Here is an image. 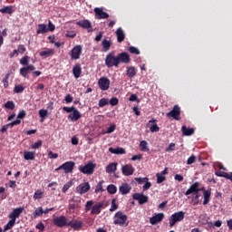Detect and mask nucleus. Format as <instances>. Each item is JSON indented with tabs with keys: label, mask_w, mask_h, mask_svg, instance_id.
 Masks as SVG:
<instances>
[{
	"label": "nucleus",
	"mask_w": 232,
	"mask_h": 232,
	"mask_svg": "<svg viewBox=\"0 0 232 232\" xmlns=\"http://www.w3.org/2000/svg\"><path fill=\"white\" fill-rule=\"evenodd\" d=\"M109 151L111 153H113L114 155H124V153H126V150L123 148H109Z\"/></svg>",
	"instance_id": "obj_32"
},
{
	"label": "nucleus",
	"mask_w": 232,
	"mask_h": 232,
	"mask_svg": "<svg viewBox=\"0 0 232 232\" xmlns=\"http://www.w3.org/2000/svg\"><path fill=\"white\" fill-rule=\"evenodd\" d=\"M17 51H18V53H24V52H26V47H24V45L23 44H20L18 46Z\"/></svg>",
	"instance_id": "obj_62"
},
{
	"label": "nucleus",
	"mask_w": 232,
	"mask_h": 232,
	"mask_svg": "<svg viewBox=\"0 0 232 232\" xmlns=\"http://www.w3.org/2000/svg\"><path fill=\"white\" fill-rule=\"evenodd\" d=\"M75 107H63V111H66L67 113H72L73 111L75 110Z\"/></svg>",
	"instance_id": "obj_61"
},
{
	"label": "nucleus",
	"mask_w": 232,
	"mask_h": 232,
	"mask_svg": "<svg viewBox=\"0 0 232 232\" xmlns=\"http://www.w3.org/2000/svg\"><path fill=\"white\" fill-rule=\"evenodd\" d=\"M24 159L25 160H35V152L33 151H24Z\"/></svg>",
	"instance_id": "obj_34"
},
{
	"label": "nucleus",
	"mask_w": 232,
	"mask_h": 232,
	"mask_svg": "<svg viewBox=\"0 0 232 232\" xmlns=\"http://www.w3.org/2000/svg\"><path fill=\"white\" fill-rule=\"evenodd\" d=\"M150 131H151V133H157V132L160 131V128L159 127V125H157L155 123L150 127Z\"/></svg>",
	"instance_id": "obj_49"
},
{
	"label": "nucleus",
	"mask_w": 232,
	"mask_h": 232,
	"mask_svg": "<svg viewBox=\"0 0 232 232\" xmlns=\"http://www.w3.org/2000/svg\"><path fill=\"white\" fill-rule=\"evenodd\" d=\"M82 53V45H76L71 51V59L77 61L81 59Z\"/></svg>",
	"instance_id": "obj_8"
},
{
	"label": "nucleus",
	"mask_w": 232,
	"mask_h": 232,
	"mask_svg": "<svg viewBox=\"0 0 232 232\" xmlns=\"http://www.w3.org/2000/svg\"><path fill=\"white\" fill-rule=\"evenodd\" d=\"M116 209H119V205H117V199L112 198L110 211L113 212V211H116Z\"/></svg>",
	"instance_id": "obj_43"
},
{
	"label": "nucleus",
	"mask_w": 232,
	"mask_h": 232,
	"mask_svg": "<svg viewBox=\"0 0 232 232\" xmlns=\"http://www.w3.org/2000/svg\"><path fill=\"white\" fill-rule=\"evenodd\" d=\"M195 160H197V157H195V155H192L188 159L187 164L188 166H190V164H195Z\"/></svg>",
	"instance_id": "obj_56"
},
{
	"label": "nucleus",
	"mask_w": 232,
	"mask_h": 232,
	"mask_svg": "<svg viewBox=\"0 0 232 232\" xmlns=\"http://www.w3.org/2000/svg\"><path fill=\"white\" fill-rule=\"evenodd\" d=\"M165 151L168 153H170V151H175V143H170Z\"/></svg>",
	"instance_id": "obj_60"
},
{
	"label": "nucleus",
	"mask_w": 232,
	"mask_h": 232,
	"mask_svg": "<svg viewBox=\"0 0 232 232\" xmlns=\"http://www.w3.org/2000/svg\"><path fill=\"white\" fill-rule=\"evenodd\" d=\"M109 103L111 106H117L119 104V99L117 97H112Z\"/></svg>",
	"instance_id": "obj_55"
},
{
	"label": "nucleus",
	"mask_w": 232,
	"mask_h": 232,
	"mask_svg": "<svg viewBox=\"0 0 232 232\" xmlns=\"http://www.w3.org/2000/svg\"><path fill=\"white\" fill-rule=\"evenodd\" d=\"M69 209L72 211L73 209H77V208H79L80 204H81V199L77 198H72V199H70L69 201Z\"/></svg>",
	"instance_id": "obj_22"
},
{
	"label": "nucleus",
	"mask_w": 232,
	"mask_h": 232,
	"mask_svg": "<svg viewBox=\"0 0 232 232\" xmlns=\"http://www.w3.org/2000/svg\"><path fill=\"white\" fill-rule=\"evenodd\" d=\"M102 184H104V180L99 181L95 188V193H102V191H104V188H102Z\"/></svg>",
	"instance_id": "obj_39"
},
{
	"label": "nucleus",
	"mask_w": 232,
	"mask_h": 232,
	"mask_svg": "<svg viewBox=\"0 0 232 232\" xmlns=\"http://www.w3.org/2000/svg\"><path fill=\"white\" fill-rule=\"evenodd\" d=\"M167 117H172L175 121H179L180 119V107L175 105L173 109L167 113Z\"/></svg>",
	"instance_id": "obj_11"
},
{
	"label": "nucleus",
	"mask_w": 232,
	"mask_h": 232,
	"mask_svg": "<svg viewBox=\"0 0 232 232\" xmlns=\"http://www.w3.org/2000/svg\"><path fill=\"white\" fill-rule=\"evenodd\" d=\"M115 34L118 43H122L124 39H126V34H124V31L121 27L116 30Z\"/></svg>",
	"instance_id": "obj_24"
},
{
	"label": "nucleus",
	"mask_w": 232,
	"mask_h": 232,
	"mask_svg": "<svg viewBox=\"0 0 232 232\" xmlns=\"http://www.w3.org/2000/svg\"><path fill=\"white\" fill-rule=\"evenodd\" d=\"M164 220V213H158L152 218H150V222L152 226L159 224V222H162Z\"/></svg>",
	"instance_id": "obj_20"
},
{
	"label": "nucleus",
	"mask_w": 232,
	"mask_h": 232,
	"mask_svg": "<svg viewBox=\"0 0 232 232\" xmlns=\"http://www.w3.org/2000/svg\"><path fill=\"white\" fill-rule=\"evenodd\" d=\"M79 171L83 173V175H93V171H95V164L89 162L84 166H80Z\"/></svg>",
	"instance_id": "obj_6"
},
{
	"label": "nucleus",
	"mask_w": 232,
	"mask_h": 232,
	"mask_svg": "<svg viewBox=\"0 0 232 232\" xmlns=\"http://www.w3.org/2000/svg\"><path fill=\"white\" fill-rule=\"evenodd\" d=\"M107 191L110 195H115L117 193V186L111 184L107 187Z\"/></svg>",
	"instance_id": "obj_36"
},
{
	"label": "nucleus",
	"mask_w": 232,
	"mask_h": 232,
	"mask_svg": "<svg viewBox=\"0 0 232 232\" xmlns=\"http://www.w3.org/2000/svg\"><path fill=\"white\" fill-rule=\"evenodd\" d=\"M81 117H82V114H81V111L76 108L72 113L68 115V121H71V122H77Z\"/></svg>",
	"instance_id": "obj_17"
},
{
	"label": "nucleus",
	"mask_w": 232,
	"mask_h": 232,
	"mask_svg": "<svg viewBox=\"0 0 232 232\" xmlns=\"http://www.w3.org/2000/svg\"><path fill=\"white\" fill-rule=\"evenodd\" d=\"M102 46L103 52H110V49L111 48V41L108 39H104L102 42Z\"/></svg>",
	"instance_id": "obj_31"
},
{
	"label": "nucleus",
	"mask_w": 232,
	"mask_h": 232,
	"mask_svg": "<svg viewBox=\"0 0 232 232\" xmlns=\"http://www.w3.org/2000/svg\"><path fill=\"white\" fill-rule=\"evenodd\" d=\"M186 213L184 211H179L171 215L169 218V227H173L177 222H182L184 220Z\"/></svg>",
	"instance_id": "obj_4"
},
{
	"label": "nucleus",
	"mask_w": 232,
	"mask_h": 232,
	"mask_svg": "<svg viewBox=\"0 0 232 232\" xmlns=\"http://www.w3.org/2000/svg\"><path fill=\"white\" fill-rule=\"evenodd\" d=\"M122 63L123 64H129L131 63V58L128 53H121L117 56L113 54V53H110L107 54L105 58V65L107 68H119V65Z\"/></svg>",
	"instance_id": "obj_1"
},
{
	"label": "nucleus",
	"mask_w": 232,
	"mask_h": 232,
	"mask_svg": "<svg viewBox=\"0 0 232 232\" xmlns=\"http://www.w3.org/2000/svg\"><path fill=\"white\" fill-rule=\"evenodd\" d=\"M28 63H30V56L28 55L20 59V64H22V66H25L20 69V75H22V77H28L30 72H34V70H35V66L33 64L28 65Z\"/></svg>",
	"instance_id": "obj_2"
},
{
	"label": "nucleus",
	"mask_w": 232,
	"mask_h": 232,
	"mask_svg": "<svg viewBox=\"0 0 232 232\" xmlns=\"http://www.w3.org/2000/svg\"><path fill=\"white\" fill-rule=\"evenodd\" d=\"M98 85L102 92L110 90V79L108 77H101L98 81Z\"/></svg>",
	"instance_id": "obj_9"
},
{
	"label": "nucleus",
	"mask_w": 232,
	"mask_h": 232,
	"mask_svg": "<svg viewBox=\"0 0 232 232\" xmlns=\"http://www.w3.org/2000/svg\"><path fill=\"white\" fill-rule=\"evenodd\" d=\"M209 227H222V220L218 219L214 224L213 222H208Z\"/></svg>",
	"instance_id": "obj_46"
},
{
	"label": "nucleus",
	"mask_w": 232,
	"mask_h": 232,
	"mask_svg": "<svg viewBox=\"0 0 232 232\" xmlns=\"http://www.w3.org/2000/svg\"><path fill=\"white\" fill-rule=\"evenodd\" d=\"M74 168H75V162H73V161H67V162L62 164L57 169H55V171H59L61 169H63L64 173L68 174V173H72Z\"/></svg>",
	"instance_id": "obj_5"
},
{
	"label": "nucleus",
	"mask_w": 232,
	"mask_h": 232,
	"mask_svg": "<svg viewBox=\"0 0 232 232\" xmlns=\"http://www.w3.org/2000/svg\"><path fill=\"white\" fill-rule=\"evenodd\" d=\"M98 104L100 108H104V106H108V104H110V100H108V98H102L99 101Z\"/></svg>",
	"instance_id": "obj_38"
},
{
	"label": "nucleus",
	"mask_w": 232,
	"mask_h": 232,
	"mask_svg": "<svg viewBox=\"0 0 232 232\" xmlns=\"http://www.w3.org/2000/svg\"><path fill=\"white\" fill-rule=\"evenodd\" d=\"M72 182L68 181L65 185H63V188H62V192L66 193V191H68V189L72 188Z\"/></svg>",
	"instance_id": "obj_51"
},
{
	"label": "nucleus",
	"mask_w": 232,
	"mask_h": 232,
	"mask_svg": "<svg viewBox=\"0 0 232 232\" xmlns=\"http://www.w3.org/2000/svg\"><path fill=\"white\" fill-rule=\"evenodd\" d=\"M36 229H39L41 232L44 231V224L43 222L38 223L36 225Z\"/></svg>",
	"instance_id": "obj_64"
},
{
	"label": "nucleus",
	"mask_w": 232,
	"mask_h": 232,
	"mask_svg": "<svg viewBox=\"0 0 232 232\" xmlns=\"http://www.w3.org/2000/svg\"><path fill=\"white\" fill-rule=\"evenodd\" d=\"M76 24L84 30H88V32H93V30H92V22H90V20H81L78 21Z\"/></svg>",
	"instance_id": "obj_16"
},
{
	"label": "nucleus",
	"mask_w": 232,
	"mask_h": 232,
	"mask_svg": "<svg viewBox=\"0 0 232 232\" xmlns=\"http://www.w3.org/2000/svg\"><path fill=\"white\" fill-rule=\"evenodd\" d=\"M72 73L75 79H79L81 74L82 73V68L81 67L80 63H76L72 68Z\"/></svg>",
	"instance_id": "obj_23"
},
{
	"label": "nucleus",
	"mask_w": 232,
	"mask_h": 232,
	"mask_svg": "<svg viewBox=\"0 0 232 232\" xmlns=\"http://www.w3.org/2000/svg\"><path fill=\"white\" fill-rule=\"evenodd\" d=\"M1 14H8L9 15H12L14 14V6L13 5H7L4 6L0 9Z\"/></svg>",
	"instance_id": "obj_33"
},
{
	"label": "nucleus",
	"mask_w": 232,
	"mask_h": 232,
	"mask_svg": "<svg viewBox=\"0 0 232 232\" xmlns=\"http://www.w3.org/2000/svg\"><path fill=\"white\" fill-rule=\"evenodd\" d=\"M115 219L113 221V224L116 226H122L123 227H126L128 226V216L126 214L122 213V211H118L115 216Z\"/></svg>",
	"instance_id": "obj_3"
},
{
	"label": "nucleus",
	"mask_w": 232,
	"mask_h": 232,
	"mask_svg": "<svg viewBox=\"0 0 232 232\" xmlns=\"http://www.w3.org/2000/svg\"><path fill=\"white\" fill-rule=\"evenodd\" d=\"M11 72H7L5 76L3 78L2 82L4 84V88H8V79H10Z\"/></svg>",
	"instance_id": "obj_41"
},
{
	"label": "nucleus",
	"mask_w": 232,
	"mask_h": 232,
	"mask_svg": "<svg viewBox=\"0 0 232 232\" xmlns=\"http://www.w3.org/2000/svg\"><path fill=\"white\" fill-rule=\"evenodd\" d=\"M94 14L96 19H108V17H110V14L104 12V9L102 7L94 8Z\"/></svg>",
	"instance_id": "obj_12"
},
{
	"label": "nucleus",
	"mask_w": 232,
	"mask_h": 232,
	"mask_svg": "<svg viewBox=\"0 0 232 232\" xmlns=\"http://www.w3.org/2000/svg\"><path fill=\"white\" fill-rule=\"evenodd\" d=\"M182 134L186 137H190V135H193L195 133V129L193 128H188L186 125H183L181 128Z\"/></svg>",
	"instance_id": "obj_27"
},
{
	"label": "nucleus",
	"mask_w": 232,
	"mask_h": 232,
	"mask_svg": "<svg viewBox=\"0 0 232 232\" xmlns=\"http://www.w3.org/2000/svg\"><path fill=\"white\" fill-rule=\"evenodd\" d=\"M41 146H43V141L38 140L34 144H33L32 148H33V150H39V148H41Z\"/></svg>",
	"instance_id": "obj_58"
},
{
	"label": "nucleus",
	"mask_w": 232,
	"mask_h": 232,
	"mask_svg": "<svg viewBox=\"0 0 232 232\" xmlns=\"http://www.w3.org/2000/svg\"><path fill=\"white\" fill-rule=\"evenodd\" d=\"M5 108L7 110H14L15 108V103H14L12 101H9L5 104Z\"/></svg>",
	"instance_id": "obj_50"
},
{
	"label": "nucleus",
	"mask_w": 232,
	"mask_h": 232,
	"mask_svg": "<svg viewBox=\"0 0 232 232\" xmlns=\"http://www.w3.org/2000/svg\"><path fill=\"white\" fill-rule=\"evenodd\" d=\"M24 92V88L23 85L19 84L14 87L15 93H23Z\"/></svg>",
	"instance_id": "obj_52"
},
{
	"label": "nucleus",
	"mask_w": 232,
	"mask_h": 232,
	"mask_svg": "<svg viewBox=\"0 0 232 232\" xmlns=\"http://www.w3.org/2000/svg\"><path fill=\"white\" fill-rule=\"evenodd\" d=\"M39 115H40L41 119H46V117L48 116V111L42 109L39 111Z\"/></svg>",
	"instance_id": "obj_53"
},
{
	"label": "nucleus",
	"mask_w": 232,
	"mask_h": 232,
	"mask_svg": "<svg viewBox=\"0 0 232 232\" xmlns=\"http://www.w3.org/2000/svg\"><path fill=\"white\" fill-rule=\"evenodd\" d=\"M140 148L141 151H150V149L148 148V141L146 140L140 141Z\"/></svg>",
	"instance_id": "obj_40"
},
{
	"label": "nucleus",
	"mask_w": 232,
	"mask_h": 232,
	"mask_svg": "<svg viewBox=\"0 0 232 232\" xmlns=\"http://www.w3.org/2000/svg\"><path fill=\"white\" fill-rule=\"evenodd\" d=\"M53 53H55V52L53 51V49H45L44 51H42L39 53L40 57H44L45 59L47 57H52V55H53Z\"/></svg>",
	"instance_id": "obj_29"
},
{
	"label": "nucleus",
	"mask_w": 232,
	"mask_h": 232,
	"mask_svg": "<svg viewBox=\"0 0 232 232\" xmlns=\"http://www.w3.org/2000/svg\"><path fill=\"white\" fill-rule=\"evenodd\" d=\"M59 154L53 153V151L50 150L48 152V159H58Z\"/></svg>",
	"instance_id": "obj_59"
},
{
	"label": "nucleus",
	"mask_w": 232,
	"mask_h": 232,
	"mask_svg": "<svg viewBox=\"0 0 232 232\" xmlns=\"http://www.w3.org/2000/svg\"><path fill=\"white\" fill-rule=\"evenodd\" d=\"M119 190L121 195H128L131 191V187L128 183H123L120 186Z\"/></svg>",
	"instance_id": "obj_25"
},
{
	"label": "nucleus",
	"mask_w": 232,
	"mask_h": 232,
	"mask_svg": "<svg viewBox=\"0 0 232 232\" xmlns=\"http://www.w3.org/2000/svg\"><path fill=\"white\" fill-rule=\"evenodd\" d=\"M34 198L35 200L39 199V198H43V192L41 190H37L34 192Z\"/></svg>",
	"instance_id": "obj_57"
},
{
	"label": "nucleus",
	"mask_w": 232,
	"mask_h": 232,
	"mask_svg": "<svg viewBox=\"0 0 232 232\" xmlns=\"http://www.w3.org/2000/svg\"><path fill=\"white\" fill-rule=\"evenodd\" d=\"M117 166H119L117 162L110 163L105 169L106 173H115L117 171Z\"/></svg>",
	"instance_id": "obj_28"
},
{
	"label": "nucleus",
	"mask_w": 232,
	"mask_h": 232,
	"mask_svg": "<svg viewBox=\"0 0 232 232\" xmlns=\"http://www.w3.org/2000/svg\"><path fill=\"white\" fill-rule=\"evenodd\" d=\"M156 177H157V184H162V182L166 180V176H162V174L157 173Z\"/></svg>",
	"instance_id": "obj_48"
},
{
	"label": "nucleus",
	"mask_w": 232,
	"mask_h": 232,
	"mask_svg": "<svg viewBox=\"0 0 232 232\" xmlns=\"http://www.w3.org/2000/svg\"><path fill=\"white\" fill-rule=\"evenodd\" d=\"M121 173L122 175H125V177H130L135 173V169L133 168V165L126 164L121 167Z\"/></svg>",
	"instance_id": "obj_13"
},
{
	"label": "nucleus",
	"mask_w": 232,
	"mask_h": 232,
	"mask_svg": "<svg viewBox=\"0 0 232 232\" xmlns=\"http://www.w3.org/2000/svg\"><path fill=\"white\" fill-rule=\"evenodd\" d=\"M203 197V206H208L211 200V189L204 190Z\"/></svg>",
	"instance_id": "obj_26"
},
{
	"label": "nucleus",
	"mask_w": 232,
	"mask_h": 232,
	"mask_svg": "<svg viewBox=\"0 0 232 232\" xmlns=\"http://www.w3.org/2000/svg\"><path fill=\"white\" fill-rule=\"evenodd\" d=\"M92 187L90 186L89 182L81 183L78 187H76V193L79 195H84L85 193H88Z\"/></svg>",
	"instance_id": "obj_10"
},
{
	"label": "nucleus",
	"mask_w": 232,
	"mask_h": 232,
	"mask_svg": "<svg viewBox=\"0 0 232 232\" xmlns=\"http://www.w3.org/2000/svg\"><path fill=\"white\" fill-rule=\"evenodd\" d=\"M48 32V26L44 24H38V29L36 31V34H46Z\"/></svg>",
	"instance_id": "obj_35"
},
{
	"label": "nucleus",
	"mask_w": 232,
	"mask_h": 232,
	"mask_svg": "<svg viewBox=\"0 0 232 232\" xmlns=\"http://www.w3.org/2000/svg\"><path fill=\"white\" fill-rule=\"evenodd\" d=\"M128 51L133 55H140V51L137 47L130 46Z\"/></svg>",
	"instance_id": "obj_42"
},
{
	"label": "nucleus",
	"mask_w": 232,
	"mask_h": 232,
	"mask_svg": "<svg viewBox=\"0 0 232 232\" xmlns=\"http://www.w3.org/2000/svg\"><path fill=\"white\" fill-rule=\"evenodd\" d=\"M200 186V183L198 181H196L194 184H192L189 188L185 192V195L188 197V195H195L197 193H199L200 188H198Z\"/></svg>",
	"instance_id": "obj_15"
},
{
	"label": "nucleus",
	"mask_w": 232,
	"mask_h": 232,
	"mask_svg": "<svg viewBox=\"0 0 232 232\" xmlns=\"http://www.w3.org/2000/svg\"><path fill=\"white\" fill-rule=\"evenodd\" d=\"M134 200H138L139 204H146L148 200H150V198L148 196L144 195L143 193H135L132 196Z\"/></svg>",
	"instance_id": "obj_14"
},
{
	"label": "nucleus",
	"mask_w": 232,
	"mask_h": 232,
	"mask_svg": "<svg viewBox=\"0 0 232 232\" xmlns=\"http://www.w3.org/2000/svg\"><path fill=\"white\" fill-rule=\"evenodd\" d=\"M43 213H44V210H43V207H40L34 210L33 215H34V218H37V217H41V215H43Z\"/></svg>",
	"instance_id": "obj_44"
},
{
	"label": "nucleus",
	"mask_w": 232,
	"mask_h": 232,
	"mask_svg": "<svg viewBox=\"0 0 232 232\" xmlns=\"http://www.w3.org/2000/svg\"><path fill=\"white\" fill-rule=\"evenodd\" d=\"M104 208L103 202H97L92 206V209L91 210V215H101V211Z\"/></svg>",
	"instance_id": "obj_18"
},
{
	"label": "nucleus",
	"mask_w": 232,
	"mask_h": 232,
	"mask_svg": "<svg viewBox=\"0 0 232 232\" xmlns=\"http://www.w3.org/2000/svg\"><path fill=\"white\" fill-rule=\"evenodd\" d=\"M93 206H94L93 200L87 201L85 204V211L86 212L91 211V209H92Z\"/></svg>",
	"instance_id": "obj_47"
},
{
	"label": "nucleus",
	"mask_w": 232,
	"mask_h": 232,
	"mask_svg": "<svg viewBox=\"0 0 232 232\" xmlns=\"http://www.w3.org/2000/svg\"><path fill=\"white\" fill-rule=\"evenodd\" d=\"M69 222L68 218L64 216H60L53 219V224L57 226V227H68Z\"/></svg>",
	"instance_id": "obj_7"
},
{
	"label": "nucleus",
	"mask_w": 232,
	"mask_h": 232,
	"mask_svg": "<svg viewBox=\"0 0 232 232\" xmlns=\"http://www.w3.org/2000/svg\"><path fill=\"white\" fill-rule=\"evenodd\" d=\"M68 227L74 229V231H81V229H82V221H79L77 219L69 221Z\"/></svg>",
	"instance_id": "obj_19"
},
{
	"label": "nucleus",
	"mask_w": 232,
	"mask_h": 232,
	"mask_svg": "<svg viewBox=\"0 0 232 232\" xmlns=\"http://www.w3.org/2000/svg\"><path fill=\"white\" fill-rule=\"evenodd\" d=\"M24 210V208H14L9 215V218L13 219V220H16L17 218H19V217L21 216V213H23V211Z\"/></svg>",
	"instance_id": "obj_21"
},
{
	"label": "nucleus",
	"mask_w": 232,
	"mask_h": 232,
	"mask_svg": "<svg viewBox=\"0 0 232 232\" xmlns=\"http://www.w3.org/2000/svg\"><path fill=\"white\" fill-rule=\"evenodd\" d=\"M115 130H117V125H115V123H112L110 125V127L107 129L105 133H113V131H115Z\"/></svg>",
	"instance_id": "obj_54"
},
{
	"label": "nucleus",
	"mask_w": 232,
	"mask_h": 232,
	"mask_svg": "<svg viewBox=\"0 0 232 232\" xmlns=\"http://www.w3.org/2000/svg\"><path fill=\"white\" fill-rule=\"evenodd\" d=\"M126 73H127L128 77H130V79H133V77H135V75H137V69H135V67H133V66H129V67H127Z\"/></svg>",
	"instance_id": "obj_30"
},
{
	"label": "nucleus",
	"mask_w": 232,
	"mask_h": 232,
	"mask_svg": "<svg viewBox=\"0 0 232 232\" xmlns=\"http://www.w3.org/2000/svg\"><path fill=\"white\" fill-rule=\"evenodd\" d=\"M14 226H15V221L14 219H11L8 221V223L4 227L5 231H8L10 229H12V227H14Z\"/></svg>",
	"instance_id": "obj_37"
},
{
	"label": "nucleus",
	"mask_w": 232,
	"mask_h": 232,
	"mask_svg": "<svg viewBox=\"0 0 232 232\" xmlns=\"http://www.w3.org/2000/svg\"><path fill=\"white\" fill-rule=\"evenodd\" d=\"M227 174H228L227 172H225L222 170H217L215 172L216 177H223V179H227L228 178Z\"/></svg>",
	"instance_id": "obj_45"
},
{
	"label": "nucleus",
	"mask_w": 232,
	"mask_h": 232,
	"mask_svg": "<svg viewBox=\"0 0 232 232\" xmlns=\"http://www.w3.org/2000/svg\"><path fill=\"white\" fill-rule=\"evenodd\" d=\"M151 188V182L146 181L145 184L143 185V191H148Z\"/></svg>",
	"instance_id": "obj_63"
}]
</instances>
